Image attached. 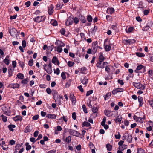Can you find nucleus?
Listing matches in <instances>:
<instances>
[{
    "instance_id": "obj_32",
    "label": "nucleus",
    "mask_w": 153,
    "mask_h": 153,
    "mask_svg": "<svg viewBox=\"0 0 153 153\" xmlns=\"http://www.w3.org/2000/svg\"><path fill=\"white\" fill-rule=\"evenodd\" d=\"M29 143L28 142H26L25 143L26 149L27 150H29L31 148V146L30 145H29Z\"/></svg>"
},
{
    "instance_id": "obj_45",
    "label": "nucleus",
    "mask_w": 153,
    "mask_h": 153,
    "mask_svg": "<svg viewBox=\"0 0 153 153\" xmlns=\"http://www.w3.org/2000/svg\"><path fill=\"white\" fill-rule=\"evenodd\" d=\"M82 107L84 112L85 113H87L88 111L85 105H82Z\"/></svg>"
},
{
    "instance_id": "obj_12",
    "label": "nucleus",
    "mask_w": 153,
    "mask_h": 153,
    "mask_svg": "<svg viewBox=\"0 0 153 153\" xmlns=\"http://www.w3.org/2000/svg\"><path fill=\"white\" fill-rule=\"evenodd\" d=\"M73 19L71 17H69L67 19L65 22V25L67 26H69L71 25L73 23Z\"/></svg>"
},
{
    "instance_id": "obj_58",
    "label": "nucleus",
    "mask_w": 153,
    "mask_h": 153,
    "mask_svg": "<svg viewBox=\"0 0 153 153\" xmlns=\"http://www.w3.org/2000/svg\"><path fill=\"white\" fill-rule=\"evenodd\" d=\"M149 11L148 10L146 9L143 11V13L144 15H146L148 14Z\"/></svg>"
},
{
    "instance_id": "obj_44",
    "label": "nucleus",
    "mask_w": 153,
    "mask_h": 153,
    "mask_svg": "<svg viewBox=\"0 0 153 153\" xmlns=\"http://www.w3.org/2000/svg\"><path fill=\"white\" fill-rule=\"evenodd\" d=\"M1 116L3 122H7V117L6 116L4 115L3 114L1 115Z\"/></svg>"
},
{
    "instance_id": "obj_55",
    "label": "nucleus",
    "mask_w": 153,
    "mask_h": 153,
    "mask_svg": "<svg viewBox=\"0 0 153 153\" xmlns=\"http://www.w3.org/2000/svg\"><path fill=\"white\" fill-rule=\"evenodd\" d=\"M33 64V61L32 59H30L28 62V65L30 66H31Z\"/></svg>"
},
{
    "instance_id": "obj_63",
    "label": "nucleus",
    "mask_w": 153,
    "mask_h": 153,
    "mask_svg": "<svg viewBox=\"0 0 153 153\" xmlns=\"http://www.w3.org/2000/svg\"><path fill=\"white\" fill-rule=\"evenodd\" d=\"M61 43V41H59V40H57L56 42L55 43V44L56 45H59V46L60 44V43Z\"/></svg>"
},
{
    "instance_id": "obj_62",
    "label": "nucleus",
    "mask_w": 153,
    "mask_h": 153,
    "mask_svg": "<svg viewBox=\"0 0 153 153\" xmlns=\"http://www.w3.org/2000/svg\"><path fill=\"white\" fill-rule=\"evenodd\" d=\"M153 71L152 70H150L148 71V74L149 76H152L153 75Z\"/></svg>"
},
{
    "instance_id": "obj_15",
    "label": "nucleus",
    "mask_w": 153,
    "mask_h": 153,
    "mask_svg": "<svg viewBox=\"0 0 153 153\" xmlns=\"http://www.w3.org/2000/svg\"><path fill=\"white\" fill-rule=\"evenodd\" d=\"M54 7L53 5L51 4L48 7V12L49 15H51L53 12Z\"/></svg>"
},
{
    "instance_id": "obj_5",
    "label": "nucleus",
    "mask_w": 153,
    "mask_h": 153,
    "mask_svg": "<svg viewBox=\"0 0 153 153\" xmlns=\"http://www.w3.org/2000/svg\"><path fill=\"white\" fill-rule=\"evenodd\" d=\"M152 22L151 21H149L147 23L146 25L143 28L142 30L144 31H147L152 26Z\"/></svg>"
},
{
    "instance_id": "obj_49",
    "label": "nucleus",
    "mask_w": 153,
    "mask_h": 153,
    "mask_svg": "<svg viewBox=\"0 0 153 153\" xmlns=\"http://www.w3.org/2000/svg\"><path fill=\"white\" fill-rule=\"evenodd\" d=\"M93 93V91L92 90L88 91L86 93V96H88Z\"/></svg>"
},
{
    "instance_id": "obj_9",
    "label": "nucleus",
    "mask_w": 153,
    "mask_h": 153,
    "mask_svg": "<svg viewBox=\"0 0 153 153\" xmlns=\"http://www.w3.org/2000/svg\"><path fill=\"white\" fill-rule=\"evenodd\" d=\"M43 66H44V69L48 73L50 74L52 72L51 68L48 67V65L46 64H45Z\"/></svg>"
},
{
    "instance_id": "obj_54",
    "label": "nucleus",
    "mask_w": 153,
    "mask_h": 153,
    "mask_svg": "<svg viewBox=\"0 0 153 153\" xmlns=\"http://www.w3.org/2000/svg\"><path fill=\"white\" fill-rule=\"evenodd\" d=\"M46 92L48 94H50L52 92V91L51 90L50 88H48L46 89Z\"/></svg>"
},
{
    "instance_id": "obj_51",
    "label": "nucleus",
    "mask_w": 153,
    "mask_h": 153,
    "mask_svg": "<svg viewBox=\"0 0 153 153\" xmlns=\"http://www.w3.org/2000/svg\"><path fill=\"white\" fill-rule=\"evenodd\" d=\"M54 73H56L57 75H58L59 74L60 70L58 68H57L56 69V71L55 69H54Z\"/></svg>"
},
{
    "instance_id": "obj_23",
    "label": "nucleus",
    "mask_w": 153,
    "mask_h": 153,
    "mask_svg": "<svg viewBox=\"0 0 153 153\" xmlns=\"http://www.w3.org/2000/svg\"><path fill=\"white\" fill-rule=\"evenodd\" d=\"M13 120L15 121L22 120V118L20 116H16L13 118Z\"/></svg>"
},
{
    "instance_id": "obj_14",
    "label": "nucleus",
    "mask_w": 153,
    "mask_h": 153,
    "mask_svg": "<svg viewBox=\"0 0 153 153\" xmlns=\"http://www.w3.org/2000/svg\"><path fill=\"white\" fill-rule=\"evenodd\" d=\"M69 97L72 103L75 104L76 102V98L74 94L72 93H71L70 94Z\"/></svg>"
},
{
    "instance_id": "obj_52",
    "label": "nucleus",
    "mask_w": 153,
    "mask_h": 153,
    "mask_svg": "<svg viewBox=\"0 0 153 153\" xmlns=\"http://www.w3.org/2000/svg\"><path fill=\"white\" fill-rule=\"evenodd\" d=\"M28 82L27 79H25L22 81V83L24 84L27 83Z\"/></svg>"
},
{
    "instance_id": "obj_40",
    "label": "nucleus",
    "mask_w": 153,
    "mask_h": 153,
    "mask_svg": "<svg viewBox=\"0 0 153 153\" xmlns=\"http://www.w3.org/2000/svg\"><path fill=\"white\" fill-rule=\"evenodd\" d=\"M111 111H110L106 110L105 111V114L108 117H110L111 116Z\"/></svg>"
},
{
    "instance_id": "obj_53",
    "label": "nucleus",
    "mask_w": 153,
    "mask_h": 153,
    "mask_svg": "<svg viewBox=\"0 0 153 153\" xmlns=\"http://www.w3.org/2000/svg\"><path fill=\"white\" fill-rule=\"evenodd\" d=\"M22 45L23 48H25L26 46V42L25 40H23L22 41Z\"/></svg>"
},
{
    "instance_id": "obj_33",
    "label": "nucleus",
    "mask_w": 153,
    "mask_h": 153,
    "mask_svg": "<svg viewBox=\"0 0 153 153\" xmlns=\"http://www.w3.org/2000/svg\"><path fill=\"white\" fill-rule=\"evenodd\" d=\"M106 147L107 148V149L108 151H111L112 149V146L111 145L109 144H106Z\"/></svg>"
},
{
    "instance_id": "obj_43",
    "label": "nucleus",
    "mask_w": 153,
    "mask_h": 153,
    "mask_svg": "<svg viewBox=\"0 0 153 153\" xmlns=\"http://www.w3.org/2000/svg\"><path fill=\"white\" fill-rule=\"evenodd\" d=\"M58 60L56 57V56H54L53 57L52 59V63L55 64L56 62H57Z\"/></svg>"
},
{
    "instance_id": "obj_29",
    "label": "nucleus",
    "mask_w": 153,
    "mask_h": 153,
    "mask_svg": "<svg viewBox=\"0 0 153 153\" xmlns=\"http://www.w3.org/2000/svg\"><path fill=\"white\" fill-rule=\"evenodd\" d=\"M97 107H94L92 108V111L93 113L92 114V116L94 114H96V113H97Z\"/></svg>"
},
{
    "instance_id": "obj_42",
    "label": "nucleus",
    "mask_w": 153,
    "mask_h": 153,
    "mask_svg": "<svg viewBox=\"0 0 153 153\" xmlns=\"http://www.w3.org/2000/svg\"><path fill=\"white\" fill-rule=\"evenodd\" d=\"M71 141V137L70 136H68L67 137L65 140V141L68 143L70 142Z\"/></svg>"
},
{
    "instance_id": "obj_21",
    "label": "nucleus",
    "mask_w": 153,
    "mask_h": 153,
    "mask_svg": "<svg viewBox=\"0 0 153 153\" xmlns=\"http://www.w3.org/2000/svg\"><path fill=\"white\" fill-rule=\"evenodd\" d=\"M9 55H7L6 56L4 60V62L7 65H8L10 62V60H9Z\"/></svg>"
},
{
    "instance_id": "obj_17",
    "label": "nucleus",
    "mask_w": 153,
    "mask_h": 153,
    "mask_svg": "<svg viewBox=\"0 0 153 153\" xmlns=\"http://www.w3.org/2000/svg\"><path fill=\"white\" fill-rule=\"evenodd\" d=\"M56 115L55 114H47L46 116V117L48 118L55 119L56 118Z\"/></svg>"
},
{
    "instance_id": "obj_61",
    "label": "nucleus",
    "mask_w": 153,
    "mask_h": 153,
    "mask_svg": "<svg viewBox=\"0 0 153 153\" xmlns=\"http://www.w3.org/2000/svg\"><path fill=\"white\" fill-rule=\"evenodd\" d=\"M118 134L117 135H115V137L116 139H119L120 138L121 135L120 134L119 132H118Z\"/></svg>"
},
{
    "instance_id": "obj_59",
    "label": "nucleus",
    "mask_w": 153,
    "mask_h": 153,
    "mask_svg": "<svg viewBox=\"0 0 153 153\" xmlns=\"http://www.w3.org/2000/svg\"><path fill=\"white\" fill-rule=\"evenodd\" d=\"M73 20L75 24H77L79 22V19L77 17H75Z\"/></svg>"
},
{
    "instance_id": "obj_3",
    "label": "nucleus",
    "mask_w": 153,
    "mask_h": 153,
    "mask_svg": "<svg viewBox=\"0 0 153 153\" xmlns=\"http://www.w3.org/2000/svg\"><path fill=\"white\" fill-rule=\"evenodd\" d=\"M145 67L140 64L137 66L134 72L136 73H138L139 72V71L141 70L142 71H141L140 72H144L145 71Z\"/></svg>"
},
{
    "instance_id": "obj_41",
    "label": "nucleus",
    "mask_w": 153,
    "mask_h": 153,
    "mask_svg": "<svg viewBox=\"0 0 153 153\" xmlns=\"http://www.w3.org/2000/svg\"><path fill=\"white\" fill-rule=\"evenodd\" d=\"M74 64V63L73 62L69 61L68 63V65L69 67L73 66Z\"/></svg>"
},
{
    "instance_id": "obj_1",
    "label": "nucleus",
    "mask_w": 153,
    "mask_h": 153,
    "mask_svg": "<svg viewBox=\"0 0 153 153\" xmlns=\"http://www.w3.org/2000/svg\"><path fill=\"white\" fill-rule=\"evenodd\" d=\"M133 85L136 88L140 90H144L145 88V86L140 82H133Z\"/></svg>"
},
{
    "instance_id": "obj_37",
    "label": "nucleus",
    "mask_w": 153,
    "mask_h": 153,
    "mask_svg": "<svg viewBox=\"0 0 153 153\" xmlns=\"http://www.w3.org/2000/svg\"><path fill=\"white\" fill-rule=\"evenodd\" d=\"M145 117H138L137 121L140 122V123H143V122Z\"/></svg>"
},
{
    "instance_id": "obj_11",
    "label": "nucleus",
    "mask_w": 153,
    "mask_h": 153,
    "mask_svg": "<svg viewBox=\"0 0 153 153\" xmlns=\"http://www.w3.org/2000/svg\"><path fill=\"white\" fill-rule=\"evenodd\" d=\"M124 91V89L122 88H118L113 90L112 91L113 94H115L118 92H122Z\"/></svg>"
},
{
    "instance_id": "obj_25",
    "label": "nucleus",
    "mask_w": 153,
    "mask_h": 153,
    "mask_svg": "<svg viewBox=\"0 0 153 153\" xmlns=\"http://www.w3.org/2000/svg\"><path fill=\"white\" fill-rule=\"evenodd\" d=\"M104 57L102 55V53L99 56V62H102L104 61Z\"/></svg>"
},
{
    "instance_id": "obj_18",
    "label": "nucleus",
    "mask_w": 153,
    "mask_h": 153,
    "mask_svg": "<svg viewBox=\"0 0 153 153\" xmlns=\"http://www.w3.org/2000/svg\"><path fill=\"white\" fill-rule=\"evenodd\" d=\"M81 82L84 85L86 84L88 82V79L86 76H85L83 79H81Z\"/></svg>"
},
{
    "instance_id": "obj_34",
    "label": "nucleus",
    "mask_w": 153,
    "mask_h": 153,
    "mask_svg": "<svg viewBox=\"0 0 153 153\" xmlns=\"http://www.w3.org/2000/svg\"><path fill=\"white\" fill-rule=\"evenodd\" d=\"M90 124L88 122L85 121L82 123V126H86L87 127L89 126Z\"/></svg>"
},
{
    "instance_id": "obj_57",
    "label": "nucleus",
    "mask_w": 153,
    "mask_h": 153,
    "mask_svg": "<svg viewBox=\"0 0 153 153\" xmlns=\"http://www.w3.org/2000/svg\"><path fill=\"white\" fill-rule=\"evenodd\" d=\"M65 30L63 28H62L60 30V32L61 33L62 35H64L65 34Z\"/></svg>"
},
{
    "instance_id": "obj_26",
    "label": "nucleus",
    "mask_w": 153,
    "mask_h": 153,
    "mask_svg": "<svg viewBox=\"0 0 153 153\" xmlns=\"http://www.w3.org/2000/svg\"><path fill=\"white\" fill-rule=\"evenodd\" d=\"M16 126L14 125H10L8 126L9 130L12 131H14V129L12 128H14Z\"/></svg>"
},
{
    "instance_id": "obj_16",
    "label": "nucleus",
    "mask_w": 153,
    "mask_h": 153,
    "mask_svg": "<svg viewBox=\"0 0 153 153\" xmlns=\"http://www.w3.org/2000/svg\"><path fill=\"white\" fill-rule=\"evenodd\" d=\"M125 44L127 45H130L135 42V41L134 40L131 39L126 40H125Z\"/></svg>"
},
{
    "instance_id": "obj_38",
    "label": "nucleus",
    "mask_w": 153,
    "mask_h": 153,
    "mask_svg": "<svg viewBox=\"0 0 153 153\" xmlns=\"http://www.w3.org/2000/svg\"><path fill=\"white\" fill-rule=\"evenodd\" d=\"M136 53L137 56L139 57H142L145 56L143 53L140 52H137Z\"/></svg>"
},
{
    "instance_id": "obj_13",
    "label": "nucleus",
    "mask_w": 153,
    "mask_h": 153,
    "mask_svg": "<svg viewBox=\"0 0 153 153\" xmlns=\"http://www.w3.org/2000/svg\"><path fill=\"white\" fill-rule=\"evenodd\" d=\"M2 110L4 113L7 115H9L10 114V111L8 110V108H7L5 106H4L2 107Z\"/></svg>"
},
{
    "instance_id": "obj_31",
    "label": "nucleus",
    "mask_w": 153,
    "mask_h": 153,
    "mask_svg": "<svg viewBox=\"0 0 153 153\" xmlns=\"http://www.w3.org/2000/svg\"><path fill=\"white\" fill-rule=\"evenodd\" d=\"M19 86V85L17 83L13 84L11 85V87L13 88H18Z\"/></svg>"
},
{
    "instance_id": "obj_7",
    "label": "nucleus",
    "mask_w": 153,
    "mask_h": 153,
    "mask_svg": "<svg viewBox=\"0 0 153 153\" xmlns=\"http://www.w3.org/2000/svg\"><path fill=\"white\" fill-rule=\"evenodd\" d=\"M97 42H94L92 43L91 47L92 51L94 53H96L97 49Z\"/></svg>"
},
{
    "instance_id": "obj_24",
    "label": "nucleus",
    "mask_w": 153,
    "mask_h": 153,
    "mask_svg": "<svg viewBox=\"0 0 153 153\" xmlns=\"http://www.w3.org/2000/svg\"><path fill=\"white\" fill-rule=\"evenodd\" d=\"M122 119V117L121 116H117L115 119L114 121L115 122H118L120 123H121V121Z\"/></svg>"
},
{
    "instance_id": "obj_64",
    "label": "nucleus",
    "mask_w": 153,
    "mask_h": 153,
    "mask_svg": "<svg viewBox=\"0 0 153 153\" xmlns=\"http://www.w3.org/2000/svg\"><path fill=\"white\" fill-rule=\"evenodd\" d=\"M39 134V131H35L34 133V137H36Z\"/></svg>"
},
{
    "instance_id": "obj_60",
    "label": "nucleus",
    "mask_w": 153,
    "mask_h": 153,
    "mask_svg": "<svg viewBox=\"0 0 153 153\" xmlns=\"http://www.w3.org/2000/svg\"><path fill=\"white\" fill-rule=\"evenodd\" d=\"M128 134L126 133H125L123 135L122 137V139L123 140H125L126 139V137L127 136Z\"/></svg>"
},
{
    "instance_id": "obj_30",
    "label": "nucleus",
    "mask_w": 153,
    "mask_h": 153,
    "mask_svg": "<svg viewBox=\"0 0 153 153\" xmlns=\"http://www.w3.org/2000/svg\"><path fill=\"white\" fill-rule=\"evenodd\" d=\"M17 76L19 79H23L24 78V75L21 73H19L17 74Z\"/></svg>"
},
{
    "instance_id": "obj_47",
    "label": "nucleus",
    "mask_w": 153,
    "mask_h": 153,
    "mask_svg": "<svg viewBox=\"0 0 153 153\" xmlns=\"http://www.w3.org/2000/svg\"><path fill=\"white\" fill-rule=\"evenodd\" d=\"M138 153H145L144 150L141 148L138 149L137 150Z\"/></svg>"
},
{
    "instance_id": "obj_2",
    "label": "nucleus",
    "mask_w": 153,
    "mask_h": 153,
    "mask_svg": "<svg viewBox=\"0 0 153 153\" xmlns=\"http://www.w3.org/2000/svg\"><path fill=\"white\" fill-rule=\"evenodd\" d=\"M69 132L71 135L79 137H81V138H82L81 137L82 136L81 134L78 132L77 131L70 129L69 130Z\"/></svg>"
},
{
    "instance_id": "obj_10",
    "label": "nucleus",
    "mask_w": 153,
    "mask_h": 153,
    "mask_svg": "<svg viewBox=\"0 0 153 153\" xmlns=\"http://www.w3.org/2000/svg\"><path fill=\"white\" fill-rule=\"evenodd\" d=\"M52 94L55 101L58 99V94L57 91L54 90H52Z\"/></svg>"
},
{
    "instance_id": "obj_48",
    "label": "nucleus",
    "mask_w": 153,
    "mask_h": 153,
    "mask_svg": "<svg viewBox=\"0 0 153 153\" xmlns=\"http://www.w3.org/2000/svg\"><path fill=\"white\" fill-rule=\"evenodd\" d=\"M57 51L59 53H61L62 50V48L60 46H58L57 48Z\"/></svg>"
},
{
    "instance_id": "obj_8",
    "label": "nucleus",
    "mask_w": 153,
    "mask_h": 153,
    "mask_svg": "<svg viewBox=\"0 0 153 153\" xmlns=\"http://www.w3.org/2000/svg\"><path fill=\"white\" fill-rule=\"evenodd\" d=\"M102 62H98L97 64V67L101 68H104L107 65H108V63L106 62H104L102 64Z\"/></svg>"
},
{
    "instance_id": "obj_39",
    "label": "nucleus",
    "mask_w": 153,
    "mask_h": 153,
    "mask_svg": "<svg viewBox=\"0 0 153 153\" xmlns=\"http://www.w3.org/2000/svg\"><path fill=\"white\" fill-rule=\"evenodd\" d=\"M87 19L89 22H92L93 19L91 16L90 15H88L87 16Z\"/></svg>"
},
{
    "instance_id": "obj_36",
    "label": "nucleus",
    "mask_w": 153,
    "mask_h": 153,
    "mask_svg": "<svg viewBox=\"0 0 153 153\" xmlns=\"http://www.w3.org/2000/svg\"><path fill=\"white\" fill-rule=\"evenodd\" d=\"M31 131V130L30 128V126H27L25 127L24 129V132L25 133L30 132Z\"/></svg>"
},
{
    "instance_id": "obj_6",
    "label": "nucleus",
    "mask_w": 153,
    "mask_h": 153,
    "mask_svg": "<svg viewBox=\"0 0 153 153\" xmlns=\"http://www.w3.org/2000/svg\"><path fill=\"white\" fill-rule=\"evenodd\" d=\"M9 31L10 34L12 36H15L17 33L16 30L14 28H13L12 29L11 27L9 28Z\"/></svg>"
},
{
    "instance_id": "obj_22",
    "label": "nucleus",
    "mask_w": 153,
    "mask_h": 153,
    "mask_svg": "<svg viewBox=\"0 0 153 153\" xmlns=\"http://www.w3.org/2000/svg\"><path fill=\"white\" fill-rule=\"evenodd\" d=\"M128 137L127 139V140L130 143H131L132 142V136L131 134H127Z\"/></svg>"
},
{
    "instance_id": "obj_19",
    "label": "nucleus",
    "mask_w": 153,
    "mask_h": 153,
    "mask_svg": "<svg viewBox=\"0 0 153 153\" xmlns=\"http://www.w3.org/2000/svg\"><path fill=\"white\" fill-rule=\"evenodd\" d=\"M138 102H139V106H141L143 104V102L142 97L140 96L138 97Z\"/></svg>"
},
{
    "instance_id": "obj_20",
    "label": "nucleus",
    "mask_w": 153,
    "mask_h": 153,
    "mask_svg": "<svg viewBox=\"0 0 153 153\" xmlns=\"http://www.w3.org/2000/svg\"><path fill=\"white\" fill-rule=\"evenodd\" d=\"M108 13L112 14L114 12V10L113 8H108L107 10Z\"/></svg>"
},
{
    "instance_id": "obj_50",
    "label": "nucleus",
    "mask_w": 153,
    "mask_h": 153,
    "mask_svg": "<svg viewBox=\"0 0 153 153\" xmlns=\"http://www.w3.org/2000/svg\"><path fill=\"white\" fill-rule=\"evenodd\" d=\"M108 65H107L105 67V70L107 72H109L110 69L109 67L108 66Z\"/></svg>"
},
{
    "instance_id": "obj_46",
    "label": "nucleus",
    "mask_w": 153,
    "mask_h": 153,
    "mask_svg": "<svg viewBox=\"0 0 153 153\" xmlns=\"http://www.w3.org/2000/svg\"><path fill=\"white\" fill-rule=\"evenodd\" d=\"M148 102L149 103L150 106L153 109V100H149L148 101Z\"/></svg>"
},
{
    "instance_id": "obj_35",
    "label": "nucleus",
    "mask_w": 153,
    "mask_h": 153,
    "mask_svg": "<svg viewBox=\"0 0 153 153\" xmlns=\"http://www.w3.org/2000/svg\"><path fill=\"white\" fill-rule=\"evenodd\" d=\"M127 148V145H123L121 147L119 146L118 148V149H121V150H123L125 149H126Z\"/></svg>"
},
{
    "instance_id": "obj_28",
    "label": "nucleus",
    "mask_w": 153,
    "mask_h": 153,
    "mask_svg": "<svg viewBox=\"0 0 153 153\" xmlns=\"http://www.w3.org/2000/svg\"><path fill=\"white\" fill-rule=\"evenodd\" d=\"M13 69L11 67H9L8 68V72L9 76L12 75V72L13 71Z\"/></svg>"
},
{
    "instance_id": "obj_56",
    "label": "nucleus",
    "mask_w": 153,
    "mask_h": 153,
    "mask_svg": "<svg viewBox=\"0 0 153 153\" xmlns=\"http://www.w3.org/2000/svg\"><path fill=\"white\" fill-rule=\"evenodd\" d=\"M61 77H62V78L63 79H66V75H65V73L64 72H62L61 73Z\"/></svg>"
},
{
    "instance_id": "obj_4",
    "label": "nucleus",
    "mask_w": 153,
    "mask_h": 153,
    "mask_svg": "<svg viewBox=\"0 0 153 153\" xmlns=\"http://www.w3.org/2000/svg\"><path fill=\"white\" fill-rule=\"evenodd\" d=\"M45 18V16H39L33 19V20L35 22L39 23L42 21H44Z\"/></svg>"
},
{
    "instance_id": "obj_27",
    "label": "nucleus",
    "mask_w": 153,
    "mask_h": 153,
    "mask_svg": "<svg viewBox=\"0 0 153 153\" xmlns=\"http://www.w3.org/2000/svg\"><path fill=\"white\" fill-rule=\"evenodd\" d=\"M104 46V48L105 50L106 51H109L111 49V46L109 45H106Z\"/></svg>"
}]
</instances>
